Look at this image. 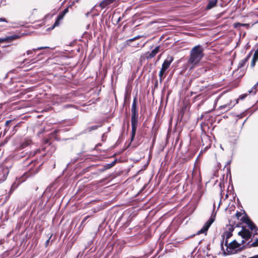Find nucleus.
Segmentation results:
<instances>
[{
    "label": "nucleus",
    "mask_w": 258,
    "mask_h": 258,
    "mask_svg": "<svg viewBox=\"0 0 258 258\" xmlns=\"http://www.w3.org/2000/svg\"><path fill=\"white\" fill-rule=\"evenodd\" d=\"M204 140H209V138H208V136H204V137H203V138H202V140L203 141V140H204ZM209 141V142H210L209 145H210V144H211V143H210V141Z\"/></svg>",
    "instance_id": "f704fd0d"
},
{
    "label": "nucleus",
    "mask_w": 258,
    "mask_h": 258,
    "mask_svg": "<svg viewBox=\"0 0 258 258\" xmlns=\"http://www.w3.org/2000/svg\"><path fill=\"white\" fill-rule=\"evenodd\" d=\"M115 0H103L100 4L98 5V7H100L101 9H104L107 6L110 5L113 3Z\"/></svg>",
    "instance_id": "f8f14e48"
},
{
    "label": "nucleus",
    "mask_w": 258,
    "mask_h": 258,
    "mask_svg": "<svg viewBox=\"0 0 258 258\" xmlns=\"http://www.w3.org/2000/svg\"><path fill=\"white\" fill-rule=\"evenodd\" d=\"M114 163H115V161L113 162L112 163H111V164H109L110 165V167H112L114 165Z\"/></svg>",
    "instance_id": "ea45409f"
},
{
    "label": "nucleus",
    "mask_w": 258,
    "mask_h": 258,
    "mask_svg": "<svg viewBox=\"0 0 258 258\" xmlns=\"http://www.w3.org/2000/svg\"><path fill=\"white\" fill-rule=\"evenodd\" d=\"M242 244L238 243L235 240L232 241L230 243H228V241L225 240V245L226 246V251L229 254H233L239 253L243 250L247 248V246Z\"/></svg>",
    "instance_id": "f03ea898"
},
{
    "label": "nucleus",
    "mask_w": 258,
    "mask_h": 258,
    "mask_svg": "<svg viewBox=\"0 0 258 258\" xmlns=\"http://www.w3.org/2000/svg\"><path fill=\"white\" fill-rule=\"evenodd\" d=\"M52 237V234L50 236L49 238H48V239H47L46 240V241L45 242V246H47L49 244V241H50V238H51Z\"/></svg>",
    "instance_id": "2f4dec72"
},
{
    "label": "nucleus",
    "mask_w": 258,
    "mask_h": 258,
    "mask_svg": "<svg viewBox=\"0 0 258 258\" xmlns=\"http://www.w3.org/2000/svg\"><path fill=\"white\" fill-rule=\"evenodd\" d=\"M165 73L164 72H161V71H160L159 72V80H160V82H161L162 81V80L164 79V77H163V75H164V74Z\"/></svg>",
    "instance_id": "393cba45"
},
{
    "label": "nucleus",
    "mask_w": 258,
    "mask_h": 258,
    "mask_svg": "<svg viewBox=\"0 0 258 258\" xmlns=\"http://www.w3.org/2000/svg\"><path fill=\"white\" fill-rule=\"evenodd\" d=\"M137 98L135 97L134 98L133 102L132 105V115L138 114V107H137Z\"/></svg>",
    "instance_id": "1a4fd4ad"
},
{
    "label": "nucleus",
    "mask_w": 258,
    "mask_h": 258,
    "mask_svg": "<svg viewBox=\"0 0 258 258\" xmlns=\"http://www.w3.org/2000/svg\"><path fill=\"white\" fill-rule=\"evenodd\" d=\"M89 217H90V216H86V217H85V218L83 220V221H82V223H83L84 222H85L86 221V220H87L88 218H89Z\"/></svg>",
    "instance_id": "e433bc0d"
},
{
    "label": "nucleus",
    "mask_w": 258,
    "mask_h": 258,
    "mask_svg": "<svg viewBox=\"0 0 258 258\" xmlns=\"http://www.w3.org/2000/svg\"><path fill=\"white\" fill-rule=\"evenodd\" d=\"M138 123V114L132 115L131 124H132V135L131 141L134 140L136 135L137 125Z\"/></svg>",
    "instance_id": "7ed1b4c3"
},
{
    "label": "nucleus",
    "mask_w": 258,
    "mask_h": 258,
    "mask_svg": "<svg viewBox=\"0 0 258 258\" xmlns=\"http://www.w3.org/2000/svg\"><path fill=\"white\" fill-rule=\"evenodd\" d=\"M240 220L246 224L250 220V219L246 215H245L240 218Z\"/></svg>",
    "instance_id": "412c9836"
},
{
    "label": "nucleus",
    "mask_w": 258,
    "mask_h": 258,
    "mask_svg": "<svg viewBox=\"0 0 258 258\" xmlns=\"http://www.w3.org/2000/svg\"><path fill=\"white\" fill-rule=\"evenodd\" d=\"M141 37V36L138 35V36H136V37H134L133 38H132V39H130L127 40L125 41V43H126V45H131V44H130V43H131V42H132V41H135V40H137V39H139V38H140Z\"/></svg>",
    "instance_id": "aec40b11"
},
{
    "label": "nucleus",
    "mask_w": 258,
    "mask_h": 258,
    "mask_svg": "<svg viewBox=\"0 0 258 258\" xmlns=\"http://www.w3.org/2000/svg\"><path fill=\"white\" fill-rule=\"evenodd\" d=\"M20 37V35H17V34L12 35L6 36L5 37H1L0 38V43H3V42L10 43L17 39L19 38Z\"/></svg>",
    "instance_id": "423d86ee"
},
{
    "label": "nucleus",
    "mask_w": 258,
    "mask_h": 258,
    "mask_svg": "<svg viewBox=\"0 0 258 258\" xmlns=\"http://www.w3.org/2000/svg\"><path fill=\"white\" fill-rule=\"evenodd\" d=\"M6 177H7V176L5 175V173H0V183L5 181L6 179Z\"/></svg>",
    "instance_id": "5701e85b"
},
{
    "label": "nucleus",
    "mask_w": 258,
    "mask_h": 258,
    "mask_svg": "<svg viewBox=\"0 0 258 258\" xmlns=\"http://www.w3.org/2000/svg\"><path fill=\"white\" fill-rule=\"evenodd\" d=\"M160 48V46H157L151 52H147L146 53V58L148 59L153 58L159 52Z\"/></svg>",
    "instance_id": "6e6552de"
},
{
    "label": "nucleus",
    "mask_w": 258,
    "mask_h": 258,
    "mask_svg": "<svg viewBox=\"0 0 258 258\" xmlns=\"http://www.w3.org/2000/svg\"><path fill=\"white\" fill-rule=\"evenodd\" d=\"M248 258H258V254L257 255H254L253 256H251V257H249Z\"/></svg>",
    "instance_id": "58836bf2"
},
{
    "label": "nucleus",
    "mask_w": 258,
    "mask_h": 258,
    "mask_svg": "<svg viewBox=\"0 0 258 258\" xmlns=\"http://www.w3.org/2000/svg\"><path fill=\"white\" fill-rule=\"evenodd\" d=\"M100 126H101V125H93V126H88L84 131V133H87L88 132H90L92 131L96 130L98 129Z\"/></svg>",
    "instance_id": "f3484780"
},
{
    "label": "nucleus",
    "mask_w": 258,
    "mask_h": 258,
    "mask_svg": "<svg viewBox=\"0 0 258 258\" xmlns=\"http://www.w3.org/2000/svg\"><path fill=\"white\" fill-rule=\"evenodd\" d=\"M91 13H92V12H91V11H90V12H87V13H86V14H85L86 16V17H88V16H89V14H90Z\"/></svg>",
    "instance_id": "4c0bfd02"
},
{
    "label": "nucleus",
    "mask_w": 258,
    "mask_h": 258,
    "mask_svg": "<svg viewBox=\"0 0 258 258\" xmlns=\"http://www.w3.org/2000/svg\"><path fill=\"white\" fill-rule=\"evenodd\" d=\"M220 203H221V201L219 202V205H218V208L220 207Z\"/></svg>",
    "instance_id": "a18cd8bd"
},
{
    "label": "nucleus",
    "mask_w": 258,
    "mask_h": 258,
    "mask_svg": "<svg viewBox=\"0 0 258 258\" xmlns=\"http://www.w3.org/2000/svg\"><path fill=\"white\" fill-rule=\"evenodd\" d=\"M257 85H258V82L253 86V87L252 88L251 90L249 91V93H253V94H255L256 93V89Z\"/></svg>",
    "instance_id": "4be33fe9"
},
{
    "label": "nucleus",
    "mask_w": 258,
    "mask_h": 258,
    "mask_svg": "<svg viewBox=\"0 0 258 258\" xmlns=\"http://www.w3.org/2000/svg\"><path fill=\"white\" fill-rule=\"evenodd\" d=\"M1 53V52H0V54Z\"/></svg>",
    "instance_id": "4d7b16f0"
},
{
    "label": "nucleus",
    "mask_w": 258,
    "mask_h": 258,
    "mask_svg": "<svg viewBox=\"0 0 258 258\" xmlns=\"http://www.w3.org/2000/svg\"><path fill=\"white\" fill-rule=\"evenodd\" d=\"M234 230V225H232L230 224L228 227V231H230V233H232L233 231Z\"/></svg>",
    "instance_id": "bb28decb"
},
{
    "label": "nucleus",
    "mask_w": 258,
    "mask_h": 258,
    "mask_svg": "<svg viewBox=\"0 0 258 258\" xmlns=\"http://www.w3.org/2000/svg\"><path fill=\"white\" fill-rule=\"evenodd\" d=\"M217 2L218 0H210L206 8V9L207 10H209L215 7L217 5Z\"/></svg>",
    "instance_id": "ddd939ff"
},
{
    "label": "nucleus",
    "mask_w": 258,
    "mask_h": 258,
    "mask_svg": "<svg viewBox=\"0 0 258 258\" xmlns=\"http://www.w3.org/2000/svg\"><path fill=\"white\" fill-rule=\"evenodd\" d=\"M19 123H18L17 125H15L14 128H15L16 126L18 125Z\"/></svg>",
    "instance_id": "49530a36"
},
{
    "label": "nucleus",
    "mask_w": 258,
    "mask_h": 258,
    "mask_svg": "<svg viewBox=\"0 0 258 258\" xmlns=\"http://www.w3.org/2000/svg\"><path fill=\"white\" fill-rule=\"evenodd\" d=\"M174 58L172 56L169 55H168L166 58L164 60L163 63L162 64V67L160 70V71H161V72H165L170 67V64L172 62Z\"/></svg>",
    "instance_id": "39448f33"
},
{
    "label": "nucleus",
    "mask_w": 258,
    "mask_h": 258,
    "mask_svg": "<svg viewBox=\"0 0 258 258\" xmlns=\"http://www.w3.org/2000/svg\"><path fill=\"white\" fill-rule=\"evenodd\" d=\"M133 47H138L139 46V43H137V45L134 44L132 45Z\"/></svg>",
    "instance_id": "a19ab883"
},
{
    "label": "nucleus",
    "mask_w": 258,
    "mask_h": 258,
    "mask_svg": "<svg viewBox=\"0 0 258 258\" xmlns=\"http://www.w3.org/2000/svg\"><path fill=\"white\" fill-rule=\"evenodd\" d=\"M64 15L62 14V13H59L58 16H57V18L59 20H61L63 17H64Z\"/></svg>",
    "instance_id": "c85d7f7f"
},
{
    "label": "nucleus",
    "mask_w": 258,
    "mask_h": 258,
    "mask_svg": "<svg viewBox=\"0 0 258 258\" xmlns=\"http://www.w3.org/2000/svg\"><path fill=\"white\" fill-rule=\"evenodd\" d=\"M240 26V25H241V24L240 23H237L235 24V27H237V26Z\"/></svg>",
    "instance_id": "79ce46f5"
},
{
    "label": "nucleus",
    "mask_w": 258,
    "mask_h": 258,
    "mask_svg": "<svg viewBox=\"0 0 258 258\" xmlns=\"http://www.w3.org/2000/svg\"><path fill=\"white\" fill-rule=\"evenodd\" d=\"M68 8H66L63 11H62L61 13H62L64 16L68 12Z\"/></svg>",
    "instance_id": "7c9ffc66"
},
{
    "label": "nucleus",
    "mask_w": 258,
    "mask_h": 258,
    "mask_svg": "<svg viewBox=\"0 0 258 258\" xmlns=\"http://www.w3.org/2000/svg\"><path fill=\"white\" fill-rule=\"evenodd\" d=\"M204 49L200 45L194 47L190 51L188 63L191 65V68H195L201 61L204 56Z\"/></svg>",
    "instance_id": "f257e3e1"
},
{
    "label": "nucleus",
    "mask_w": 258,
    "mask_h": 258,
    "mask_svg": "<svg viewBox=\"0 0 258 258\" xmlns=\"http://www.w3.org/2000/svg\"><path fill=\"white\" fill-rule=\"evenodd\" d=\"M182 258H186L185 256H183Z\"/></svg>",
    "instance_id": "6e6d98bb"
},
{
    "label": "nucleus",
    "mask_w": 258,
    "mask_h": 258,
    "mask_svg": "<svg viewBox=\"0 0 258 258\" xmlns=\"http://www.w3.org/2000/svg\"><path fill=\"white\" fill-rule=\"evenodd\" d=\"M12 121V120H7L5 122V126H6V128H5V131L7 130H9V124Z\"/></svg>",
    "instance_id": "a878e982"
},
{
    "label": "nucleus",
    "mask_w": 258,
    "mask_h": 258,
    "mask_svg": "<svg viewBox=\"0 0 258 258\" xmlns=\"http://www.w3.org/2000/svg\"><path fill=\"white\" fill-rule=\"evenodd\" d=\"M249 228L253 231V229L256 227L253 222L250 220L246 223Z\"/></svg>",
    "instance_id": "6ab92c4d"
},
{
    "label": "nucleus",
    "mask_w": 258,
    "mask_h": 258,
    "mask_svg": "<svg viewBox=\"0 0 258 258\" xmlns=\"http://www.w3.org/2000/svg\"><path fill=\"white\" fill-rule=\"evenodd\" d=\"M213 221H214V219H211L210 220L208 221L205 224V225L203 226L202 228L197 232V235H200V234H201L202 233H204L206 232L207 231V230H208V229L209 228V227H210L211 225L213 222Z\"/></svg>",
    "instance_id": "0eeeda50"
},
{
    "label": "nucleus",
    "mask_w": 258,
    "mask_h": 258,
    "mask_svg": "<svg viewBox=\"0 0 258 258\" xmlns=\"http://www.w3.org/2000/svg\"><path fill=\"white\" fill-rule=\"evenodd\" d=\"M31 140L29 139H25L24 141H22L20 144V148L21 149H24L31 144Z\"/></svg>",
    "instance_id": "4468645a"
},
{
    "label": "nucleus",
    "mask_w": 258,
    "mask_h": 258,
    "mask_svg": "<svg viewBox=\"0 0 258 258\" xmlns=\"http://www.w3.org/2000/svg\"><path fill=\"white\" fill-rule=\"evenodd\" d=\"M98 15H99V14H98V13L95 14H95H94L93 15V16H98Z\"/></svg>",
    "instance_id": "c03bdc74"
},
{
    "label": "nucleus",
    "mask_w": 258,
    "mask_h": 258,
    "mask_svg": "<svg viewBox=\"0 0 258 258\" xmlns=\"http://www.w3.org/2000/svg\"><path fill=\"white\" fill-rule=\"evenodd\" d=\"M251 54L252 51H250L244 59L240 61L238 64V68H241L242 67L245 66L248 60L250 58Z\"/></svg>",
    "instance_id": "9d476101"
},
{
    "label": "nucleus",
    "mask_w": 258,
    "mask_h": 258,
    "mask_svg": "<svg viewBox=\"0 0 258 258\" xmlns=\"http://www.w3.org/2000/svg\"><path fill=\"white\" fill-rule=\"evenodd\" d=\"M236 217L238 219H240V218L242 216V214L240 212H237L235 215Z\"/></svg>",
    "instance_id": "c756f323"
},
{
    "label": "nucleus",
    "mask_w": 258,
    "mask_h": 258,
    "mask_svg": "<svg viewBox=\"0 0 258 258\" xmlns=\"http://www.w3.org/2000/svg\"><path fill=\"white\" fill-rule=\"evenodd\" d=\"M102 138H105L104 134L103 135Z\"/></svg>",
    "instance_id": "3c124183"
},
{
    "label": "nucleus",
    "mask_w": 258,
    "mask_h": 258,
    "mask_svg": "<svg viewBox=\"0 0 258 258\" xmlns=\"http://www.w3.org/2000/svg\"><path fill=\"white\" fill-rule=\"evenodd\" d=\"M98 6L96 5H95L94 7H93L92 9L91 10V12H94L95 11H97V9H96V7H97Z\"/></svg>",
    "instance_id": "473e14b6"
},
{
    "label": "nucleus",
    "mask_w": 258,
    "mask_h": 258,
    "mask_svg": "<svg viewBox=\"0 0 258 258\" xmlns=\"http://www.w3.org/2000/svg\"><path fill=\"white\" fill-rule=\"evenodd\" d=\"M102 138H105L104 134L103 135Z\"/></svg>",
    "instance_id": "603ef678"
},
{
    "label": "nucleus",
    "mask_w": 258,
    "mask_h": 258,
    "mask_svg": "<svg viewBox=\"0 0 258 258\" xmlns=\"http://www.w3.org/2000/svg\"><path fill=\"white\" fill-rule=\"evenodd\" d=\"M3 26L2 25H0V27H3Z\"/></svg>",
    "instance_id": "864d4df0"
},
{
    "label": "nucleus",
    "mask_w": 258,
    "mask_h": 258,
    "mask_svg": "<svg viewBox=\"0 0 258 258\" xmlns=\"http://www.w3.org/2000/svg\"><path fill=\"white\" fill-rule=\"evenodd\" d=\"M243 239L241 241V244H243L246 241L249 240L251 237L252 234L249 230L246 229L245 227H242V229L238 233Z\"/></svg>",
    "instance_id": "20e7f679"
},
{
    "label": "nucleus",
    "mask_w": 258,
    "mask_h": 258,
    "mask_svg": "<svg viewBox=\"0 0 258 258\" xmlns=\"http://www.w3.org/2000/svg\"><path fill=\"white\" fill-rule=\"evenodd\" d=\"M60 21V20H59L58 19L56 18V20H55V23H54L53 25L52 26V27L50 29H53L54 27H55L56 26H58L59 25Z\"/></svg>",
    "instance_id": "b1692460"
},
{
    "label": "nucleus",
    "mask_w": 258,
    "mask_h": 258,
    "mask_svg": "<svg viewBox=\"0 0 258 258\" xmlns=\"http://www.w3.org/2000/svg\"><path fill=\"white\" fill-rule=\"evenodd\" d=\"M145 43H144L142 46V47H143L145 46Z\"/></svg>",
    "instance_id": "de8ad7c7"
},
{
    "label": "nucleus",
    "mask_w": 258,
    "mask_h": 258,
    "mask_svg": "<svg viewBox=\"0 0 258 258\" xmlns=\"http://www.w3.org/2000/svg\"><path fill=\"white\" fill-rule=\"evenodd\" d=\"M49 47L47 46H44V47H39L36 48H33L32 50H28L27 51L26 53L27 55H31L33 54V52H35L36 50H39L43 49H46V48H49Z\"/></svg>",
    "instance_id": "dca6fc26"
},
{
    "label": "nucleus",
    "mask_w": 258,
    "mask_h": 258,
    "mask_svg": "<svg viewBox=\"0 0 258 258\" xmlns=\"http://www.w3.org/2000/svg\"><path fill=\"white\" fill-rule=\"evenodd\" d=\"M245 245L247 246V248H250L252 247H257L258 246V238H256L255 240L251 243V241L247 242Z\"/></svg>",
    "instance_id": "a211bd4d"
},
{
    "label": "nucleus",
    "mask_w": 258,
    "mask_h": 258,
    "mask_svg": "<svg viewBox=\"0 0 258 258\" xmlns=\"http://www.w3.org/2000/svg\"><path fill=\"white\" fill-rule=\"evenodd\" d=\"M226 107V106H222V108H225Z\"/></svg>",
    "instance_id": "8fccbe9b"
},
{
    "label": "nucleus",
    "mask_w": 258,
    "mask_h": 258,
    "mask_svg": "<svg viewBox=\"0 0 258 258\" xmlns=\"http://www.w3.org/2000/svg\"><path fill=\"white\" fill-rule=\"evenodd\" d=\"M232 235V233H230V231H226L224 232L223 235H222V241L221 242V247L222 249H223V243L224 241L225 238H226V240L228 241V239L230 238Z\"/></svg>",
    "instance_id": "9b49d317"
},
{
    "label": "nucleus",
    "mask_w": 258,
    "mask_h": 258,
    "mask_svg": "<svg viewBox=\"0 0 258 258\" xmlns=\"http://www.w3.org/2000/svg\"><path fill=\"white\" fill-rule=\"evenodd\" d=\"M35 153H30V155H29V156H34L35 155Z\"/></svg>",
    "instance_id": "37998d69"
},
{
    "label": "nucleus",
    "mask_w": 258,
    "mask_h": 258,
    "mask_svg": "<svg viewBox=\"0 0 258 258\" xmlns=\"http://www.w3.org/2000/svg\"><path fill=\"white\" fill-rule=\"evenodd\" d=\"M206 88V86H201V87H199V91H204V89Z\"/></svg>",
    "instance_id": "72a5a7b5"
},
{
    "label": "nucleus",
    "mask_w": 258,
    "mask_h": 258,
    "mask_svg": "<svg viewBox=\"0 0 258 258\" xmlns=\"http://www.w3.org/2000/svg\"><path fill=\"white\" fill-rule=\"evenodd\" d=\"M251 234L252 233L253 235V236L255 235H257V233H258V229L257 228L255 227L254 229H253V231H251Z\"/></svg>",
    "instance_id": "cd10ccee"
},
{
    "label": "nucleus",
    "mask_w": 258,
    "mask_h": 258,
    "mask_svg": "<svg viewBox=\"0 0 258 258\" xmlns=\"http://www.w3.org/2000/svg\"><path fill=\"white\" fill-rule=\"evenodd\" d=\"M244 97L242 96L241 98H242V99H243V98H244Z\"/></svg>",
    "instance_id": "5fc2aeb1"
},
{
    "label": "nucleus",
    "mask_w": 258,
    "mask_h": 258,
    "mask_svg": "<svg viewBox=\"0 0 258 258\" xmlns=\"http://www.w3.org/2000/svg\"><path fill=\"white\" fill-rule=\"evenodd\" d=\"M26 61H27V59H25V60H24V62H26Z\"/></svg>",
    "instance_id": "09e8293b"
},
{
    "label": "nucleus",
    "mask_w": 258,
    "mask_h": 258,
    "mask_svg": "<svg viewBox=\"0 0 258 258\" xmlns=\"http://www.w3.org/2000/svg\"><path fill=\"white\" fill-rule=\"evenodd\" d=\"M7 22L6 19L4 18H0V22Z\"/></svg>",
    "instance_id": "c9c22d12"
},
{
    "label": "nucleus",
    "mask_w": 258,
    "mask_h": 258,
    "mask_svg": "<svg viewBox=\"0 0 258 258\" xmlns=\"http://www.w3.org/2000/svg\"><path fill=\"white\" fill-rule=\"evenodd\" d=\"M258 60V49H257L253 54L252 61L250 64L251 67L253 68L254 67L256 62Z\"/></svg>",
    "instance_id": "2eb2a0df"
}]
</instances>
